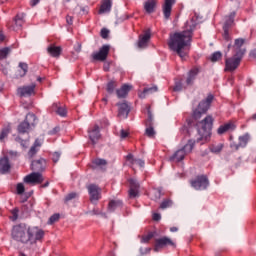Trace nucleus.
I'll return each mask as SVG.
<instances>
[{
	"label": "nucleus",
	"instance_id": "obj_1",
	"mask_svg": "<svg viewBox=\"0 0 256 256\" xmlns=\"http://www.w3.org/2000/svg\"><path fill=\"white\" fill-rule=\"evenodd\" d=\"M197 27V18L193 17L185 24V30L182 32L174 33L168 42L171 51H174L179 55L181 59H187L189 54V45H191V39L193 38V32Z\"/></svg>",
	"mask_w": 256,
	"mask_h": 256
},
{
	"label": "nucleus",
	"instance_id": "obj_2",
	"mask_svg": "<svg viewBox=\"0 0 256 256\" xmlns=\"http://www.w3.org/2000/svg\"><path fill=\"white\" fill-rule=\"evenodd\" d=\"M11 236L14 241L29 245H35L37 241H41L45 237V232L39 227H31L27 224H17L13 226Z\"/></svg>",
	"mask_w": 256,
	"mask_h": 256
},
{
	"label": "nucleus",
	"instance_id": "obj_3",
	"mask_svg": "<svg viewBox=\"0 0 256 256\" xmlns=\"http://www.w3.org/2000/svg\"><path fill=\"white\" fill-rule=\"evenodd\" d=\"M198 135L197 143L199 141H209L211 139V129H213V117L206 116L205 119L197 123Z\"/></svg>",
	"mask_w": 256,
	"mask_h": 256
},
{
	"label": "nucleus",
	"instance_id": "obj_4",
	"mask_svg": "<svg viewBox=\"0 0 256 256\" xmlns=\"http://www.w3.org/2000/svg\"><path fill=\"white\" fill-rule=\"evenodd\" d=\"M214 96L213 94H210L207 96V98L203 101H201L198 104V107L193 112V117L195 119H201V115H204V113H207L209 111V107H211V103H213Z\"/></svg>",
	"mask_w": 256,
	"mask_h": 256
},
{
	"label": "nucleus",
	"instance_id": "obj_5",
	"mask_svg": "<svg viewBox=\"0 0 256 256\" xmlns=\"http://www.w3.org/2000/svg\"><path fill=\"white\" fill-rule=\"evenodd\" d=\"M193 147H195V141L189 140L188 143L182 149L176 151L175 154L170 157V161H183V159H185V155L193 151Z\"/></svg>",
	"mask_w": 256,
	"mask_h": 256
},
{
	"label": "nucleus",
	"instance_id": "obj_6",
	"mask_svg": "<svg viewBox=\"0 0 256 256\" xmlns=\"http://www.w3.org/2000/svg\"><path fill=\"white\" fill-rule=\"evenodd\" d=\"M240 53L241 55H243V53H245V50L243 51L240 50L233 57L226 59L225 71H235V69L239 67V65L241 64V56H239Z\"/></svg>",
	"mask_w": 256,
	"mask_h": 256
},
{
	"label": "nucleus",
	"instance_id": "obj_7",
	"mask_svg": "<svg viewBox=\"0 0 256 256\" xmlns=\"http://www.w3.org/2000/svg\"><path fill=\"white\" fill-rule=\"evenodd\" d=\"M191 185L196 191H204L209 187V179L206 176H198L195 180L191 181Z\"/></svg>",
	"mask_w": 256,
	"mask_h": 256
},
{
	"label": "nucleus",
	"instance_id": "obj_8",
	"mask_svg": "<svg viewBox=\"0 0 256 256\" xmlns=\"http://www.w3.org/2000/svg\"><path fill=\"white\" fill-rule=\"evenodd\" d=\"M88 194L90 195L91 203L97 204V201L101 199V189L95 184H90L87 186Z\"/></svg>",
	"mask_w": 256,
	"mask_h": 256
},
{
	"label": "nucleus",
	"instance_id": "obj_9",
	"mask_svg": "<svg viewBox=\"0 0 256 256\" xmlns=\"http://www.w3.org/2000/svg\"><path fill=\"white\" fill-rule=\"evenodd\" d=\"M110 49L111 46L103 45L98 52H94L92 54V58L94 59V61H105L107 59V56L109 55Z\"/></svg>",
	"mask_w": 256,
	"mask_h": 256
},
{
	"label": "nucleus",
	"instance_id": "obj_10",
	"mask_svg": "<svg viewBox=\"0 0 256 256\" xmlns=\"http://www.w3.org/2000/svg\"><path fill=\"white\" fill-rule=\"evenodd\" d=\"M167 245H170L171 247H175V242H172L171 239L168 237L156 239L154 251L158 253V251H161V249H163V247H167Z\"/></svg>",
	"mask_w": 256,
	"mask_h": 256
},
{
	"label": "nucleus",
	"instance_id": "obj_11",
	"mask_svg": "<svg viewBox=\"0 0 256 256\" xmlns=\"http://www.w3.org/2000/svg\"><path fill=\"white\" fill-rule=\"evenodd\" d=\"M24 183H29L32 185L43 183V175H41L39 172H33L24 178Z\"/></svg>",
	"mask_w": 256,
	"mask_h": 256
},
{
	"label": "nucleus",
	"instance_id": "obj_12",
	"mask_svg": "<svg viewBox=\"0 0 256 256\" xmlns=\"http://www.w3.org/2000/svg\"><path fill=\"white\" fill-rule=\"evenodd\" d=\"M35 87V84L19 87L17 89V94L19 97H31V95L35 94Z\"/></svg>",
	"mask_w": 256,
	"mask_h": 256
},
{
	"label": "nucleus",
	"instance_id": "obj_13",
	"mask_svg": "<svg viewBox=\"0 0 256 256\" xmlns=\"http://www.w3.org/2000/svg\"><path fill=\"white\" fill-rule=\"evenodd\" d=\"M88 135H89L90 141L93 143V145H95V143H97L99 139H101V132H99V126L98 125L91 126L88 129Z\"/></svg>",
	"mask_w": 256,
	"mask_h": 256
},
{
	"label": "nucleus",
	"instance_id": "obj_14",
	"mask_svg": "<svg viewBox=\"0 0 256 256\" xmlns=\"http://www.w3.org/2000/svg\"><path fill=\"white\" fill-rule=\"evenodd\" d=\"M130 189H129V197L130 199H135V197H139V182L135 180V178H131L129 180Z\"/></svg>",
	"mask_w": 256,
	"mask_h": 256
},
{
	"label": "nucleus",
	"instance_id": "obj_15",
	"mask_svg": "<svg viewBox=\"0 0 256 256\" xmlns=\"http://www.w3.org/2000/svg\"><path fill=\"white\" fill-rule=\"evenodd\" d=\"M25 23V14L20 13L17 14L16 17L14 18V25L9 26V29L12 31H19L21 30V27H23V24Z\"/></svg>",
	"mask_w": 256,
	"mask_h": 256
},
{
	"label": "nucleus",
	"instance_id": "obj_16",
	"mask_svg": "<svg viewBox=\"0 0 256 256\" xmlns=\"http://www.w3.org/2000/svg\"><path fill=\"white\" fill-rule=\"evenodd\" d=\"M175 2L176 0H164L162 11L165 19H169V17H171V11L173 10Z\"/></svg>",
	"mask_w": 256,
	"mask_h": 256
},
{
	"label": "nucleus",
	"instance_id": "obj_17",
	"mask_svg": "<svg viewBox=\"0 0 256 256\" xmlns=\"http://www.w3.org/2000/svg\"><path fill=\"white\" fill-rule=\"evenodd\" d=\"M149 39H151V32L147 31L143 35H140L137 47L138 49H145L149 45Z\"/></svg>",
	"mask_w": 256,
	"mask_h": 256
},
{
	"label": "nucleus",
	"instance_id": "obj_18",
	"mask_svg": "<svg viewBox=\"0 0 256 256\" xmlns=\"http://www.w3.org/2000/svg\"><path fill=\"white\" fill-rule=\"evenodd\" d=\"M129 116V105L127 103L118 104V117L121 119H127Z\"/></svg>",
	"mask_w": 256,
	"mask_h": 256
},
{
	"label": "nucleus",
	"instance_id": "obj_19",
	"mask_svg": "<svg viewBox=\"0 0 256 256\" xmlns=\"http://www.w3.org/2000/svg\"><path fill=\"white\" fill-rule=\"evenodd\" d=\"M228 131H235V124L233 122H228L224 125H221L218 128L217 133L218 135H224V133H227Z\"/></svg>",
	"mask_w": 256,
	"mask_h": 256
},
{
	"label": "nucleus",
	"instance_id": "obj_20",
	"mask_svg": "<svg viewBox=\"0 0 256 256\" xmlns=\"http://www.w3.org/2000/svg\"><path fill=\"white\" fill-rule=\"evenodd\" d=\"M11 169V163H9V158L3 157L0 159V173L5 174L9 173Z\"/></svg>",
	"mask_w": 256,
	"mask_h": 256
},
{
	"label": "nucleus",
	"instance_id": "obj_21",
	"mask_svg": "<svg viewBox=\"0 0 256 256\" xmlns=\"http://www.w3.org/2000/svg\"><path fill=\"white\" fill-rule=\"evenodd\" d=\"M111 7H112L111 0H103L102 4L100 6V9L98 11L99 15H103L105 13H110Z\"/></svg>",
	"mask_w": 256,
	"mask_h": 256
},
{
	"label": "nucleus",
	"instance_id": "obj_22",
	"mask_svg": "<svg viewBox=\"0 0 256 256\" xmlns=\"http://www.w3.org/2000/svg\"><path fill=\"white\" fill-rule=\"evenodd\" d=\"M129 91H131V86L124 84L120 89L116 91V95L118 99H125V97H127L129 94Z\"/></svg>",
	"mask_w": 256,
	"mask_h": 256
},
{
	"label": "nucleus",
	"instance_id": "obj_23",
	"mask_svg": "<svg viewBox=\"0 0 256 256\" xmlns=\"http://www.w3.org/2000/svg\"><path fill=\"white\" fill-rule=\"evenodd\" d=\"M31 169L33 171H43V169H45V159H39V160L32 161Z\"/></svg>",
	"mask_w": 256,
	"mask_h": 256
},
{
	"label": "nucleus",
	"instance_id": "obj_24",
	"mask_svg": "<svg viewBox=\"0 0 256 256\" xmlns=\"http://www.w3.org/2000/svg\"><path fill=\"white\" fill-rule=\"evenodd\" d=\"M52 111L57 113L60 117H65L67 115V109H65V107H61L60 103H54L52 105Z\"/></svg>",
	"mask_w": 256,
	"mask_h": 256
},
{
	"label": "nucleus",
	"instance_id": "obj_25",
	"mask_svg": "<svg viewBox=\"0 0 256 256\" xmlns=\"http://www.w3.org/2000/svg\"><path fill=\"white\" fill-rule=\"evenodd\" d=\"M47 51H48L49 55H51V57H59V55H61V52L63 51V49L61 48V46L50 45L47 48Z\"/></svg>",
	"mask_w": 256,
	"mask_h": 256
},
{
	"label": "nucleus",
	"instance_id": "obj_26",
	"mask_svg": "<svg viewBox=\"0 0 256 256\" xmlns=\"http://www.w3.org/2000/svg\"><path fill=\"white\" fill-rule=\"evenodd\" d=\"M127 161H129V163H131V165H138V167H145V161H143L142 159H135L133 158L132 154H128L126 156Z\"/></svg>",
	"mask_w": 256,
	"mask_h": 256
},
{
	"label": "nucleus",
	"instance_id": "obj_27",
	"mask_svg": "<svg viewBox=\"0 0 256 256\" xmlns=\"http://www.w3.org/2000/svg\"><path fill=\"white\" fill-rule=\"evenodd\" d=\"M119 207H123V202L121 200H111L108 205V211L113 213V211L119 209Z\"/></svg>",
	"mask_w": 256,
	"mask_h": 256
},
{
	"label": "nucleus",
	"instance_id": "obj_28",
	"mask_svg": "<svg viewBox=\"0 0 256 256\" xmlns=\"http://www.w3.org/2000/svg\"><path fill=\"white\" fill-rule=\"evenodd\" d=\"M24 122H26L30 128L35 127L37 124V116H35V114L29 113L26 115Z\"/></svg>",
	"mask_w": 256,
	"mask_h": 256
},
{
	"label": "nucleus",
	"instance_id": "obj_29",
	"mask_svg": "<svg viewBox=\"0 0 256 256\" xmlns=\"http://www.w3.org/2000/svg\"><path fill=\"white\" fill-rule=\"evenodd\" d=\"M198 73H199V70L197 68L190 70V72L188 73L187 80H186L187 85H191V83H193V81H195V77H197Z\"/></svg>",
	"mask_w": 256,
	"mask_h": 256
},
{
	"label": "nucleus",
	"instance_id": "obj_30",
	"mask_svg": "<svg viewBox=\"0 0 256 256\" xmlns=\"http://www.w3.org/2000/svg\"><path fill=\"white\" fill-rule=\"evenodd\" d=\"M234 21H235V12H232V13H230L229 16L225 17V22H224L223 27L226 29H229V27H231V25H233Z\"/></svg>",
	"mask_w": 256,
	"mask_h": 256
},
{
	"label": "nucleus",
	"instance_id": "obj_31",
	"mask_svg": "<svg viewBox=\"0 0 256 256\" xmlns=\"http://www.w3.org/2000/svg\"><path fill=\"white\" fill-rule=\"evenodd\" d=\"M157 91V86L150 87V88H145L142 92L138 93V96L140 99H145L149 93H155Z\"/></svg>",
	"mask_w": 256,
	"mask_h": 256
},
{
	"label": "nucleus",
	"instance_id": "obj_32",
	"mask_svg": "<svg viewBox=\"0 0 256 256\" xmlns=\"http://www.w3.org/2000/svg\"><path fill=\"white\" fill-rule=\"evenodd\" d=\"M144 9L146 13H153V11H155V0H148L145 2Z\"/></svg>",
	"mask_w": 256,
	"mask_h": 256
},
{
	"label": "nucleus",
	"instance_id": "obj_33",
	"mask_svg": "<svg viewBox=\"0 0 256 256\" xmlns=\"http://www.w3.org/2000/svg\"><path fill=\"white\" fill-rule=\"evenodd\" d=\"M150 197L154 201H157L158 199H161V189L156 188V189L151 190Z\"/></svg>",
	"mask_w": 256,
	"mask_h": 256
},
{
	"label": "nucleus",
	"instance_id": "obj_34",
	"mask_svg": "<svg viewBox=\"0 0 256 256\" xmlns=\"http://www.w3.org/2000/svg\"><path fill=\"white\" fill-rule=\"evenodd\" d=\"M247 143H249V134H245L239 137V146L240 147H247Z\"/></svg>",
	"mask_w": 256,
	"mask_h": 256
},
{
	"label": "nucleus",
	"instance_id": "obj_35",
	"mask_svg": "<svg viewBox=\"0 0 256 256\" xmlns=\"http://www.w3.org/2000/svg\"><path fill=\"white\" fill-rule=\"evenodd\" d=\"M210 151L211 153H221V151H223V144H212L210 146Z\"/></svg>",
	"mask_w": 256,
	"mask_h": 256
},
{
	"label": "nucleus",
	"instance_id": "obj_36",
	"mask_svg": "<svg viewBox=\"0 0 256 256\" xmlns=\"http://www.w3.org/2000/svg\"><path fill=\"white\" fill-rule=\"evenodd\" d=\"M29 129H31V127L25 121L18 126L19 133H27Z\"/></svg>",
	"mask_w": 256,
	"mask_h": 256
},
{
	"label": "nucleus",
	"instance_id": "obj_37",
	"mask_svg": "<svg viewBox=\"0 0 256 256\" xmlns=\"http://www.w3.org/2000/svg\"><path fill=\"white\" fill-rule=\"evenodd\" d=\"M9 133H11V127H9V126L2 130V132L0 134V142L1 143H3L5 138H7V135H9Z\"/></svg>",
	"mask_w": 256,
	"mask_h": 256
},
{
	"label": "nucleus",
	"instance_id": "obj_38",
	"mask_svg": "<svg viewBox=\"0 0 256 256\" xmlns=\"http://www.w3.org/2000/svg\"><path fill=\"white\" fill-rule=\"evenodd\" d=\"M73 199H79V193L71 192L65 197V202L73 201Z\"/></svg>",
	"mask_w": 256,
	"mask_h": 256
},
{
	"label": "nucleus",
	"instance_id": "obj_39",
	"mask_svg": "<svg viewBox=\"0 0 256 256\" xmlns=\"http://www.w3.org/2000/svg\"><path fill=\"white\" fill-rule=\"evenodd\" d=\"M145 135L150 139H153L155 137V129L152 126L147 127L145 130Z\"/></svg>",
	"mask_w": 256,
	"mask_h": 256
},
{
	"label": "nucleus",
	"instance_id": "obj_40",
	"mask_svg": "<svg viewBox=\"0 0 256 256\" xmlns=\"http://www.w3.org/2000/svg\"><path fill=\"white\" fill-rule=\"evenodd\" d=\"M93 164L97 165V167H104V165H107V160L97 158V159L93 160Z\"/></svg>",
	"mask_w": 256,
	"mask_h": 256
},
{
	"label": "nucleus",
	"instance_id": "obj_41",
	"mask_svg": "<svg viewBox=\"0 0 256 256\" xmlns=\"http://www.w3.org/2000/svg\"><path fill=\"white\" fill-rule=\"evenodd\" d=\"M9 53H11V49L9 48H3L0 50V59H7V55H9Z\"/></svg>",
	"mask_w": 256,
	"mask_h": 256
},
{
	"label": "nucleus",
	"instance_id": "obj_42",
	"mask_svg": "<svg viewBox=\"0 0 256 256\" xmlns=\"http://www.w3.org/2000/svg\"><path fill=\"white\" fill-rule=\"evenodd\" d=\"M19 67L21 69L20 76L25 77V75H27V68H28L27 64L23 63V62H20Z\"/></svg>",
	"mask_w": 256,
	"mask_h": 256
},
{
	"label": "nucleus",
	"instance_id": "obj_43",
	"mask_svg": "<svg viewBox=\"0 0 256 256\" xmlns=\"http://www.w3.org/2000/svg\"><path fill=\"white\" fill-rule=\"evenodd\" d=\"M243 45H245V39L238 38V39L235 40L234 47L236 49H241V47H243Z\"/></svg>",
	"mask_w": 256,
	"mask_h": 256
},
{
	"label": "nucleus",
	"instance_id": "obj_44",
	"mask_svg": "<svg viewBox=\"0 0 256 256\" xmlns=\"http://www.w3.org/2000/svg\"><path fill=\"white\" fill-rule=\"evenodd\" d=\"M90 213L92 215H100L101 217H104V219H107V214H105L103 211L99 210V208H94Z\"/></svg>",
	"mask_w": 256,
	"mask_h": 256
},
{
	"label": "nucleus",
	"instance_id": "obj_45",
	"mask_svg": "<svg viewBox=\"0 0 256 256\" xmlns=\"http://www.w3.org/2000/svg\"><path fill=\"white\" fill-rule=\"evenodd\" d=\"M222 57V54L221 52H214L211 57H210V60L215 63L216 61H219V59H221Z\"/></svg>",
	"mask_w": 256,
	"mask_h": 256
},
{
	"label": "nucleus",
	"instance_id": "obj_46",
	"mask_svg": "<svg viewBox=\"0 0 256 256\" xmlns=\"http://www.w3.org/2000/svg\"><path fill=\"white\" fill-rule=\"evenodd\" d=\"M16 191L18 195H23V193H25V185L23 183H18L16 186Z\"/></svg>",
	"mask_w": 256,
	"mask_h": 256
},
{
	"label": "nucleus",
	"instance_id": "obj_47",
	"mask_svg": "<svg viewBox=\"0 0 256 256\" xmlns=\"http://www.w3.org/2000/svg\"><path fill=\"white\" fill-rule=\"evenodd\" d=\"M11 216H10V219H11V221H17V219H19V209H13L12 211H11Z\"/></svg>",
	"mask_w": 256,
	"mask_h": 256
},
{
	"label": "nucleus",
	"instance_id": "obj_48",
	"mask_svg": "<svg viewBox=\"0 0 256 256\" xmlns=\"http://www.w3.org/2000/svg\"><path fill=\"white\" fill-rule=\"evenodd\" d=\"M154 237L153 232L148 233L147 235L143 236L141 239V243H149V240Z\"/></svg>",
	"mask_w": 256,
	"mask_h": 256
},
{
	"label": "nucleus",
	"instance_id": "obj_49",
	"mask_svg": "<svg viewBox=\"0 0 256 256\" xmlns=\"http://www.w3.org/2000/svg\"><path fill=\"white\" fill-rule=\"evenodd\" d=\"M59 214L52 215L48 220V225H53V223H57V220L59 219Z\"/></svg>",
	"mask_w": 256,
	"mask_h": 256
},
{
	"label": "nucleus",
	"instance_id": "obj_50",
	"mask_svg": "<svg viewBox=\"0 0 256 256\" xmlns=\"http://www.w3.org/2000/svg\"><path fill=\"white\" fill-rule=\"evenodd\" d=\"M115 87H116L115 82L113 81L109 82L107 84V92L110 94L113 93L115 91Z\"/></svg>",
	"mask_w": 256,
	"mask_h": 256
},
{
	"label": "nucleus",
	"instance_id": "obj_51",
	"mask_svg": "<svg viewBox=\"0 0 256 256\" xmlns=\"http://www.w3.org/2000/svg\"><path fill=\"white\" fill-rule=\"evenodd\" d=\"M61 159V152H54L52 153V161L57 163Z\"/></svg>",
	"mask_w": 256,
	"mask_h": 256
},
{
	"label": "nucleus",
	"instance_id": "obj_52",
	"mask_svg": "<svg viewBox=\"0 0 256 256\" xmlns=\"http://www.w3.org/2000/svg\"><path fill=\"white\" fill-rule=\"evenodd\" d=\"M168 207H171L170 200H165L160 204V209H167Z\"/></svg>",
	"mask_w": 256,
	"mask_h": 256
},
{
	"label": "nucleus",
	"instance_id": "obj_53",
	"mask_svg": "<svg viewBox=\"0 0 256 256\" xmlns=\"http://www.w3.org/2000/svg\"><path fill=\"white\" fill-rule=\"evenodd\" d=\"M37 151H39V149L32 146L28 152L29 157H34L37 154Z\"/></svg>",
	"mask_w": 256,
	"mask_h": 256
},
{
	"label": "nucleus",
	"instance_id": "obj_54",
	"mask_svg": "<svg viewBox=\"0 0 256 256\" xmlns=\"http://www.w3.org/2000/svg\"><path fill=\"white\" fill-rule=\"evenodd\" d=\"M101 37L102 39H107V37H109V31L106 28L101 30Z\"/></svg>",
	"mask_w": 256,
	"mask_h": 256
},
{
	"label": "nucleus",
	"instance_id": "obj_55",
	"mask_svg": "<svg viewBox=\"0 0 256 256\" xmlns=\"http://www.w3.org/2000/svg\"><path fill=\"white\" fill-rule=\"evenodd\" d=\"M41 145H43V141L40 139H36L33 144V147H36V149H39V147H41Z\"/></svg>",
	"mask_w": 256,
	"mask_h": 256
},
{
	"label": "nucleus",
	"instance_id": "obj_56",
	"mask_svg": "<svg viewBox=\"0 0 256 256\" xmlns=\"http://www.w3.org/2000/svg\"><path fill=\"white\" fill-rule=\"evenodd\" d=\"M223 31H224V39H226V41H229V28L223 27Z\"/></svg>",
	"mask_w": 256,
	"mask_h": 256
},
{
	"label": "nucleus",
	"instance_id": "obj_57",
	"mask_svg": "<svg viewBox=\"0 0 256 256\" xmlns=\"http://www.w3.org/2000/svg\"><path fill=\"white\" fill-rule=\"evenodd\" d=\"M120 137L121 139H126V137H129V132L122 129L120 132Z\"/></svg>",
	"mask_w": 256,
	"mask_h": 256
},
{
	"label": "nucleus",
	"instance_id": "obj_58",
	"mask_svg": "<svg viewBox=\"0 0 256 256\" xmlns=\"http://www.w3.org/2000/svg\"><path fill=\"white\" fill-rule=\"evenodd\" d=\"M140 253L141 255H147V253H151V248H145L144 250L140 248Z\"/></svg>",
	"mask_w": 256,
	"mask_h": 256
},
{
	"label": "nucleus",
	"instance_id": "obj_59",
	"mask_svg": "<svg viewBox=\"0 0 256 256\" xmlns=\"http://www.w3.org/2000/svg\"><path fill=\"white\" fill-rule=\"evenodd\" d=\"M181 89H183V86L181 83L177 82L174 86V91H181Z\"/></svg>",
	"mask_w": 256,
	"mask_h": 256
},
{
	"label": "nucleus",
	"instance_id": "obj_60",
	"mask_svg": "<svg viewBox=\"0 0 256 256\" xmlns=\"http://www.w3.org/2000/svg\"><path fill=\"white\" fill-rule=\"evenodd\" d=\"M153 220H154V221H161V214H159V213H154V214H153Z\"/></svg>",
	"mask_w": 256,
	"mask_h": 256
},
{
	"label": "nucleus",
	"instance_id": "obj_61",
	"mask_svg": "<svg viewBox=\"0 0 256 256\" xmlns=\"http://www.w3.org/2000/svg\"><path fill=\"white\" fill-rule=\"evenodd\" d=\"M231 149H234V151H237L241 146L239 144H235V142L230 144Z\"/></svg>",
	"mask_w": 256,
	"mask_h": 256
},
{
	"label": "nucleus",
	"instance_id": "obj_62",
	"mask_svg": "<svg viewBox=\"0 0 256 256\" xmlns=\"http://www.w3.org/2000/svg\"><path fill=\"white\" fill-rule=\"evenodd\" d=\"M66 22L68 23V25H73V17L67 16L66 17Z\"/></svg>",
	"mask_w": 256,
	"mask_h": 256
},
{
	"label": "nucleus",
	"instance_id": "obj_63",
	"mask_svg": "<svg viewBox=\"0 0 256 256\" xmlns=\"http://www.w3.org/2000/svg\"><path fill=\"white\" fill-rule=\"evenodd\" d=\"M20 145H22V147H27V145H29V142L27 140H21Z\"/></svg>",
	"mask_w": 256,
	"mask_h": 256
},
{
	"label": "nucleus",
	"instance_id": "obj_64",
	"mask_svg": "<svg viewBox=\"0 0 256 256\" xmlns=\"http://www.w3.org/2000/svg\"><path fill=\"white\" fill-rule=\"evenodd\" d=\"M39 1H41V0H31V1H30V5H31L32 7H35V5H37V4L39 3Z\"/></svg>",
	"mask_w": 256,
	"mask_h": 256
}]
</instances>
